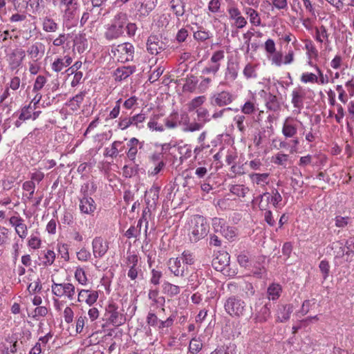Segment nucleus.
<instances>
[{"mask_svg":"<svg viewBox=\"0 0 354 354\" xmlns=\"http://www.w3.org/2000/svg\"><path fill=\"white\" fill-rule=\"evenodd\" d=\"M178 118V113L174 112L171 113L169 118L165 120V126L169 129H174L178 126L176 119Z\"/></svg>","mask_w":354,"mask_h":354,"instance_id":"obj_45","label":"nucleus"},{"mask_svg":"<svg viewBox=\"0 0 354 354\" xmlns=\"http://www.w3.org/2000/svg\"><path fill=\"white\" fill-rule=\"evenodd\" d=\"M301 80L304 83H307V82L315 83V82H317L318 78L315 74H313L312 73H303V75H301Z\"/></svg>","mask_w":354,"mask_h":354,"instance_id":"obj_57","label":"nucleus"},{"mask_svg":"<svg viewBox=\"0 0 354 354\" xmlns=\"http://www.w3.org/2000/svg\"><path fill=\"white\" fill-rule=\"evenodd\" d=\"M202 342L198 339L193 338L189 342V351L192 354H196L202 349Z\"/></svg>","mask_w":354,"mask_h":354,"instance_id":"obj_39","label":"nucleus"},{"mask_svg":"<svg viewBox=\"0 0 354 354\" xmlns=\"http://www.w3.org/2000/svg\"><path fill=\"white\" fill-rule=\"evenodd\" d=\"M331 249L334 250L335 258H342L344 257L346 247L342 242H333L331 245Z\"/></svg>","mask_w":354,"mask_h":354,"instance_id":"obj_31","label":"nucleus"},{"mask_svg":"<svg viewBox=\"0 0 354 354\" xmlns=\"http://www.w3.org/2000/svg\"><path fill=\"white\" fill-rule=\"evenodd\" d=\"M245 120V117L243 115H237L234 118V120L235 121L238 129L241 133H244L245 131V126L244 125Z\"/></svg>","mask_w":354,"mask_h":354,"instance_id":"obj_49","label":"nucleus"},{"mask_svg":"<svg viewBox=\"0 0 354 354\" xmlns=\"http://www.w3.org/2000/svg\"><path fill=\"white\" fill-rule=\"evenodd\" d=\"M170 271L176 277H184L185 267L181 263L180 258H171L168 261Z\"/></svg>","mask_w":354,"mask_h":354,"instance_id":"obj_14","label":"nucleus"},{"mask_svg":"<svg viewBox=\"0 0 354 354\" xmlns=\"http://www.w3.org/2000/svg\"><path fill=\"white\" fill-rule=\"evenodd\" d=\"M113 53L115 56L117 55L116 53L125 55L124 60L128 62L133 59L134 48L131 43L126 42L118 45Z\"/></svg>","mask_w":354,"mask_h":354,"instance_id":"obj_15","label":"nucleus"},{"mask_svg":"<svg viewBox=\"0 0 354 354\" xmlns=\"http://www.w3.org/2000/svg\"><path fill=\"white\" fill-rule=\"evenodd\" d=\"M160 187L158 186H152L145 193V202L147 203V207L145 209L147 212H151V209H155L159 198Z\"/></svg>","mask_w":354,"mask_h":354,"instance_id":"obj_7","label":"nucleus"},{"mask_svg":"<svg viewBox=\"0 0 354 354\" xmlns=\"http://www.w3.org/2000/svg\"><path fill=\"white\" fill-rule=\"evenodd\" d=\"M197 82L198 81L196 80L194 76L192 75L190 77H187L186 79V82L183 86V90L189 92H193L196 88Z\"/></svg>","mask_w":354,"mask_h":354,"instance_id":"obj_40","label":"nucleus"},{"mask_svg":"<svg viewBox=\"0 0 354 354\" xmlns=\"http://www.w3.org/2000/svg\"><path fill=\"white\" fill-rule=\"evenodd\" d=\"M75 277L81 284H85L87 280L85 272L82 268H77L75 272Z\"/></svg>","mask_w":354,"mask_h":354,"instance_id":"obj_56","label":"nucleus"},{"mask_svg":"<svg viewBox=\"0 0 354 354\" xmlns=\"http://www.w3.org/2000/svg\"><path fill=\"white\" fill-rule=\"evenodd\" d=\"M165 44L157 36L150 35L147 41V49L151 55H157L165 49Z\"/></svg>","mask_w":354,"mask_h":354,"instance_id":"obj_10","label":"nucleus"},{"mask_svg":"<svg viewBox=\"0 0 354 354\" xmlns=\"http://www.w3.org/2000/svg\"><path fill=\"white\" fill-rule=\"evenodd\" d=\"M160 319L155 313L149 312L147 317V322L149 326H158Z\"/></svg>","mask_w":354,"mask_h":354,"instance_id":"obj_59","label":"nucleus"},{"mask_svg":"<svg viewBox=\"0 0 354 354\" xmlns=\"http://www.w3.org/2000/svg\"><path fill=\"white\" fill-rule=\"evenodd\" d=\"M188 36V31L185 28L180 29L176 36V39L178 43L184 42Z\"/></svg>","mask_w":354,"mask_h":354,"instance_id":"obj_61","label":"nucleus"},{"mask_svg":"<svg viewBox=\"0 0 354 354\" xmlns=\"http://www.w3.org/2000/svg\"><path fill=\"white\" fill-rule=\"evenodd\" d=\"M266 106L271 111L277 112L281 109V104L277 97L270 93L266 95Z\"/></svg>","mask_w":354,"mask_h":354,"instance_id":"obj_21","label":"nucleus"},{"mask_svg":"<svg viewBox=\"0 0 354 354\" xmlns=\"http://www.w3.org/2000/svg\"><path fill=\"white\" fill-rule=\"evenodd\" d=\"M138 165H136V167H130L128 165L124 166L122 169L123 175L127 178L132 177L133 176L136 175L138 173Z\"/></svg>","mask_w":354,"mask_h":354,"instance_id":"obj_50","label":"nucleus"},{"mask_svg":"<svg viewBox=\"0 0 354 354\" xmlns=\"http://www.w3.org/2000/svg\"><path fill=\"white\" fill-rule=\"evenodd\" d=\"M230 264V255L228 253L219 252L212 261L214 268L218 271H223Z\"/></svg>","mask_w":354,"mask_h":354,"instance_id":"obj_12","label":"nucleus"},{"mask_svg":"<svg viewBox=\"0 0 354 354\" xmlns=\"http://www.w3.org/2000/svg\"><path fill=\"white\" fill-rule=\"evenodd\" d=\"M204 96L196 97L189 104V111H192L201 106L204 102Z\"/></svg>","mask_w":354,"mask_h":354,"instance_id":"obj_55","label":"nucleus"},{"mask_svg":"<svg viewBox=\"0 0 354 354\" xmlns=\"http://www.w3.org/2000/svg\"><path fill=\"white\" fill-rule=\"evenodd\" d=\"M46 82V78L43 75L37 77L33 86V91L37 92L41 90Z\"/></svg>","mask_w":354,"mask_h":354,"instance_id":"obj_52","label":"nucleus"},{"mask_svg":"<svg viewBox=\"0 0 354 354\" xmlns=\"http://www.w3.org/2000/svg\"><path fill=\"white\" fill-rule=\"evenodd\" d=\"M250 178L252 180V182L256 183L257 185H260L263 183H266V180L268 178V174H250Z\"/></svg>","mask_w":354,"mask_h":354,"instance_id":"obj_41","label":"nucleus"},{"mask_svg":"<svg viewBox=\"0 0 354 354\" xmlns=\"http://www.w3.org/2000/svg\"><path fill=\"white\" fill-rule=\"evenodd\" d=\"M220 0H211L208 3V10L213 13L218 12L220 10Z\"/></svg>","mask_w":354,"mask_h":354,"instance_id":"obj_60","label":"nucleus"},{"mask_svg":"<svg viewBox=\"0 0 354 354\" xmlns=\"http://www.w3.org/2000/svg\"><path fill=\"white\" fill-rule=\"evenodd\" d=\"M151 283L153 285H158L160 283V279L162 277V272L160 271L153 269L151 271Z\"/></svg>","mask_w":354,"mask_h":354,"instance_id":"obj_63","label":"nucleus"},{"mask_svg":"<svg viewBox=\"0 0 354 354\" xmlns=\"http://www.w3.org/2000/svg\"><path fill=\"white\" fill-rule=\"evenodd\" d=\"M315 304V299L305 300L301 306V313L303 315L307 314L310 311L311 307L314 306Z\"/></svg>","mask_w":354,"mask_h":354,"instance_id":"obj_47","label":"nucleus"},{"mask_svg":"<svg viewBox=\"0 0 354 354\" xmlns=\"http://www.w3.org/2000/svg\"><path fill=\"white\" fill-rule=\"evenodd\" d=\"M246 14L250 17V23L255 26L261 25V19L258 12L252 8H248L246 10Z\"/></svg>","mask_w":354,"mask_h":354,"instance_id":"obj_33","label":"nucleus"},{"mask_svg":"<svg viewBox=\"0 0 354 354\" xmlns=\"http://www.w3.org/2000/svg\"><path fill=\"white\" fill-rule=\"evenodd\" d=\"M128 21L127 15L120 12L115 17L112 23L107 28L104 36L108 40L117 39L122 37L124 32V26Z\"/></svg>","mask_w":354,"mask_h":354,"instance_id":"obj_2","label":"nucleus"},{"mask_svg":"<svg viewBox=\"0 0 354 354\" xmlns=\"http://www.w3.org/2000/svg\"><path fill=\"white\" fill-rule=\"evenodd\" d=\"M349 218L337 216L335 217V225L338 227H344L348 225Z\"/></svg>","mask_w":354,"mask_h":354,"instance_id":"obj_64","label":"nucleus"},{"mask_svg":"<svg viewBox=\"0 0 354 354\" xmlns=\"http://www.w3.org/2000/svg\"><path fill=\"white\" fill-rule=\"evenodd\" d=\"M98 298V292L97 291H89L88 290H81L78 294V301H85L89 306L96 302Z\"/></svg>","mask_w":354,"mask_h":354,"instance_id":"obj_18","label":"nucleus"},{"mask_svg":"<svg viewBox=\"0 0 354 354\" xmlns=\"http://www.w3.org/2000/svg\"><path fill=\"white\" fill-rule=\"evenodd\" d=\"M220 233L227 240H231L236 236L234 229L229 226H221Z\"/></svg>","mask_w":354,"mask_h":354,"instance_id":"obj_37","label":"nucleus"},{"mask_svg":"<svg viewBox=\"0 0 354 354\" xmlns=\"http://www.w3.org/2000/svg\"><path fill=\"white\" fill-rule=\"evenodd\" d=\"M122 142L115 141L112 143L111 148H106L104 151L105 156H110L111 158H116L118 154V145H121Z\"/></svg>","mask_w":354,"mask_h":354,"instance_id":"obj_36","label":"nucleus"},{"mask_svg":"<svg viewBox=\"0 0 354 354\" xmlns=\"http://www.w3.org/2000/svg\"><path fill=\"white\" fill-rule=\"evenodd\" d=\"M52 292L57 297H66L69 300H73L75 294V288L71 283H57L53 282L52 286Z\"/></svg>","mask_w":354,"mask_h":354,"instance_id":"obj_5","label":"nucleus"},{"mask_svg":"<svg viewBox=\"0 0 354 354\" xmlns=\"http://www.w3.org/2000/svg\"><path fill=\"white\" fill-rule=\"evenodd\" d=\"M292 103L293 106L297 109V113H300L304 106V94L301 93V88L295 89L292 93Z\"/></svg>","mask_w":354,"mask_h":354,"instance_id":"obj_22","label":"nucleus"},{"mask_svg":"<svg viewBox=\"0 0 354 354\" xmlns=\"http://www.w3.org/2000/svg\"><path fill=\"white\" fill-rule=\"evenodd\" d=\"M198 120L202 124L210 121L209 114L207 109L199 108L196 110Z\"/></svg>","mask_w":354,"mask_h":354,"instance_id":"obj_34","label":"nucleus"},{"mask_svg":"<svg viewBox=\"0 0 354 354\" xmlns=\"http://www.w3.org/2000/svg\"><path fill=\"white\" fill-rule=\"evenodd\" d=\"M157 0H135V7L140 16L147 17L156 8Z\"/></svg>","mask_w":354,"mask_h":354,"instance_id":"obj_8","label":"nucleus"},{"mask_svg":"<svg viewBox=\"0 0 354 354\" xmlns=\"http://www.w3.org/2000/svg\"><path fill=\"white\" fill-rule=\"evenodd\" d=\"M44 257L45 261H44V264L45 266L52 265L55 259V254L53 250H48L46 252H44Z\"/></svg>","mask_w":354,"mask_h":354,"instance_id":"obj_54","label":"nucleus"},{"mask_svg":"<svg viewBox=\"0 0 354 354\" xmlns=\"http://www.w3.org/2000/svg\"><path fill=\"white\" fill-rule=\"evenodd\" d=\"M230 191L232 194L237 196L244 197L249 192V189L242 185H234L231 186Z\"/></svg>","mask_w":354,"mask_h":354,"instance_id":"obj_32","label":"nucleus"},{"mask_svg":"<svg viewBox=\"0 0 354 354\" xmlns=\"http://www.w3.org/2000/svg\"><path fill=\"white\" fill-rule=\"evenodd\" d=\"M319 270L323 275L324 280H326L327 279V277H328L329 271H330V265H329L328 261H327L326 260H322L319 263Z\"/></svg>","mask_w":354,"mask_h":354,"instance_id":"obj_46","label":"nucleus"},{"mask_svg":"<svg viewBox=\"0 0 354 354\" xmlns=\"http://www.w3.org/2000/svg\"><path fill=\"white\" fill-rule=\"evenodd\" d=\"M271 304L270 302L263 303L259 300L254 305V320L256 322H265L270 316Z\"/></svg>","mask_w":354,"mask_h":354,"instance_id":"obj_6","label":"nucleus"},{"mask_svg":"<svg viewBox=\"0 0 354 354\" xmlns=\"http://www.w3.org/2000/svg\"><path fill=\"white\" fill-rule=\"evenodd\" d=\"M187 0H171L170 7L175 15L178 18L183 17L185 12Z\"/></svg>","mask_w":354,"mask_h":354,"instance_id":"obj_23","label":"nucleus"},{"mask_svg":"<svg viewBox=\"0 0 354 354\" xmlns=\"http://www.w3.org/2000/svg\"><path fill=\"white\" fill-rule=\"evenodd\" d=\"M292 312V307L290 305H284L279 308L278 319L280 322H284L290 318V315Z\"/></svg>","mask_w":354,"mask_h":354,"instance_id":"obj_28","label":"nucleus"},{"mask_svg":"<svg viewBox=\"0 0 354 354\" xmlns=\"http://www.w3.org/2000/svg\"><path fill=\"white\" fill-rule=\"evenodd\" d=\"M226 312L231 316H243L246 310L245 303L237 297H229L224 305Z\"/></svg>","mask_w":354,"mask_h":354,"instance_id":"obj_4","label":"nucleus"},{"mask_svg":"<svg viewBox=\"0 0 354 354\" xmlns=\"http://www.w3.org/2000/svg\"><path fill=\"white\" fill-rule=\"evenodd\" d=\"M229 17L234 21V25L238 28H243L247 24L246 19L241 15V12L237 8L232 7L228 10Z\"/></svg>","mask_w":354,"mask_h":354,"instance_id":"obj_16","label":"nucleus"},{"mask_svg":"<svg viewBox=\"0 0 354 354\" xmlns=\"http://www.w3.org/2000/svg\"><path fill=\"white\" fill-rule=\"evenodd\" d=\"M237 261L241 266L247 268L250 264V257L248 254L243 252L238 255Z\"/></svg>","mask_w":354,"mask_h":354,"instance_id":"obj_53","label":"nucleus"},{"mask_svg":"<svg viewBox=\"0 0 354 354\" xmlns=\"http://www.w3.org/2000/svg\"><path fill=\"white\" fill-rule=\"evenodd\" d=\"M80 209L82 213L86 214H91L96 209V205L94 200L84 195L83 198L80 200Z\"/></svg>","mask_w":354,"mask_h":354,"instance_id":"obj_13","label":"nucleus"},{"mask_svg":"<svg viewBox=\"0 0 354 354\" xmlns=\"http://www.w3.org/2000/svg\"><path fill=\"white\" fill-rule=\"evenodd\" d=\"M281 288L279 285L272 284L268 288V299L275 300L279 297Z\"/></svg>","mask_w":354,"mask_h":354,"instance_id":"obj_38","label":"nucleus"},{"mask_svg":"<svg viewBox=\"0 0 354 354\" xmlns=\"http://www.w3.org/2000/svg\"><path fill=\"white\" fill-rule=\"evenodd\" d=\"M77 0H60L59 6L64 12V17L68 20L73 19L77 10Z\"/></svg>","mask_w":354,"mask_h":354,"instance_id":"obj_9","label":"nucleus"},{"mask_svg":"<svg viewBox=\"0 0 354 354\" xmlns=\"http://www.w3.org/2000/svg\"><path fill=\"white\" fill-rule=\"evenodd\" d=\"M16 233L22 239H25L28 234V228L24 222L21 223L19 225L15 227Z\"/></svg>","mask_w":354,"mask_h":354,"instance_id":"obj_51","label":"nucleus"},{"mask_svg":"<svg viewBox=\"0 0 354 354\" xmlns=\"http://www.w3.org/2000/svg\"><path fill=\"white\" fill-rule=\"evenodd\" d=\"M257 111L255 104L252 101H247L241 107V112L245 115H251Z\"/></svg>","mask_w":354,"mask_h":354,"instance_id":"obj_42","label":"nucleus"},{"mask_svg":"<svg viewBox=\"0 0 354 354\" xmlns=\"http://www.w3.org/2000/svg\"><path fill=\"white\" fill-rule=\"evenodd\" d=\"M282 132L286 137L291 138L297 133V128L286 122L283 124Z\"/></svg>","mask_w":354,"mask_h":354,"instance_id":"obj_44","label":"nucleus"},{"mask_svg":"<svg viewBox=\"0 0 354 354\" xmlns=\"http://www.w3.org/2000/svg\"><path fill=\"white\" fill-rule=\"evenodd\" d=\"M48 308L45 306H37L34 310V314L32 315V317L35 319H37V317H44L48 314Z\"/></svg>","mask_w":354,"mask_h":354,"instance_id":"obj_58","label":"nucleus"},{"mask_svg":"<svg viewBox=\"0 0 354 354\" xmlns=\"http://www.w3.org/2000/svg\"><path fill=\"white\" fill-rule=\"evenodd\" d=\"M202 127H203V124L201 122L189 123V124L187 125V127L183 128V131L185 132H187V131L193 132V131L200 130L202 128Z\"/></svg>","mask_w":354,"mask_h":354,"instance_id":"obj_62","label":"nucleus"},{"mask_svg":"<svg viewBox=\"0 0 354 354\" xmlns=\"http://www.w3.org/2000/svg\"><path fill=\"white\" fill-rule=\"evenodd\" d=\"M104 316L107 322L114 326H120L126 322L125 315L118 311V306L113 301L106 306Z\"/></svg>","mask_w":354,"mask_h":354,"instance_id":"obj_3","label":"nucleus"},{"mask_svg":"<svg viewBox=\"0 0 354 354\" xmlns=\"http://www.w3.org/2000/svg\"><path fill=\"white\" fill-rule=\"evenodd\" d=\"M239 66L237 63H228L225 72V79L234 81L238 76Z\"/></svg>","mask_w":354,"mask_h":354,"instance_id":"obj_27","label":"nucleus"},{"mask_svg":"<svg viewBox=\"0 0 354 354\" xmlns=\"http://www.w3.org/2000/svg\"><path fill=\"white\" fill-rule=\"evenodd\" d=\"M243 75L247 78H256L257 75L255 66L251 64H248L243 69Z\"/></svg>","mask_w":354,"mask_h":354,"instance_id":"obj_43","label":"nucleus"},{"mask_svg":"<svg viewBox=\"0 0 354 354\" xmlns=\"http://www.w3.org/2000/svg\"><path fill=\"white\" fill-rule=\"evenodd\" d=\"M210 354H236V346L234 344H230L227 346H221L216 348Z\"/></svg>","mask_w":354,"mask_h":354,"instance_id":"obj_30","label":"nucleus"},{"mask_svg":"<svg viewBox=\"0 0 354 354\" xmlns=\"http://www.w3.org/2000/svg\"><path fill=\"white\" fill-rule=\"evenodd\" d=\"M266 198L267 203H271L274 207H277L279 203L282 201V196L277 189L272 192V195L269 193H264L262 198Z\"/></svg>","mask_w":354,"mask_h":354,"instance_id":"obj_25","label":"nucleus"},{"mask_svg":"<svg viewBox=\"0 0 354 354\" xmlns=\"http://www.w3.org/2000/svg\"><path fill=\"white\" fill-rule=\"evenodd\" d=\"M72 63V58L68 56L65 57V60L63 59H57L52 64V69L55 72L61 71L64 68L68 66Z\"/></svg>","mask_w":354,"mask_h":354,"instance_id":"obj_26","label":"nucleus"},{"mask_svg":"<svg viewBox=\"0 0 354 354\" xmlns=\"http://www.w3.org/2000/svg\"><path fill=\"white\" fill-rule=\"evenodd\" d=\"M234 97L228 91H221L214 96V104L218 106H224L231 104Z\"/></svg>","mask_w":354,"mask_h":354,"instance_id":"obj_17","label":"nucleus"},{"mask_svg":"<svg viewBox=\"0 0 354 354\" xmlns=\"http://www.w3.org/2000/svg\"><path fill=\"white\" fill-rule=\"evenodd\" d=\"M27 53L35 60L41 58L45 53V46L41 42H36L30 46Z\"/></svg>","mask_w":354,"mask_h":354,"instance_id":"obj_19","label":"nucleus"},{"mask_svg":"<svg viewBox=\"0 0 354 354\" xmlns=\"http://www.w3.org/2000/svg\"><path fill=\"white\" fill-rule=\"evenodd\" d=\"M93 252L95 258L102 257L109 249L108 243L102 237H95L92 242Z\"/></svg>","mask_w":354,"mask_h":354,"instance_id":"obj_11","label":"nucleus"},{"mask_svg":"<svg viewBox=\"0 0 354 354\" xmlns=\"http://www.w3.org/2000/svg\"><path fill=\"white\" fill-rule=\"evenodd\" d=\"M210 37L209 32L203 27H199L197 31L194 32V38L200 41H204Z\"/></svg>","mask_w":354,"mask_h":354,"instance_id":"obj_35","label":"nucleus"},{"mask_svg":"<svg viewBox=\"0 0 354 354\" xmlns=\"http://www.w3.org/2000/svg\"><path fill=\"white\" fill-rule=\"evenodd\" d=\"M189 225V236L190 241L192 243H197L205 238L209 232V224L203 216L194 215Z\"/></svg>","mask_w":354,"mask_h":354,"instance_id":"obj_1","label":"nucleus"},{"mask_svg":"<svg viewBox=\"0 0 354 354\" xmlns=\"http://www.w3.org/2000/svg\"><path fill=\"white\" fill-rule=\"evenodd\" d=\"M180 259L183 261L184 264L187 265H192L194 263L193 254L188 250L184 251L183 252L182 257Z\"/></svg>","mask_w":354,"mask_h":354,"instance_id":"obj_48","label":"nucleus"},{"mask_svg":"<svg viewBox=\"0 0 354 354\" xmlns=\"http://www.w3.org/2000/svg\"><path fill=\"white\" fill-rule=\"evenodd\" d=\"M162 292L169 297L178 295L180 292V288L178 286L165 281L162 284Z\"/></svg>","mask_w":354,"mask_h":354,"instance_id":"obj_24","label":"nucleus"},{"mask_svg":"<svg viewBox=\"0 0 354 354\" xmlns=\"http://www.w3.org/2000/svg\"><path fill=\"white\" fill-rule=\"evenodd\" d=\"M43 30L48 32H54L58 29V25L55 21L50 18L45 17L42 23Z\"/></svg>","mask_w":354,"mask_h":354,"instance_id":"obj_29","label":"nucleus"},{"mask_svg":"<svg viewBox=\"0 0 354 354\" xmlns=\"http://www.w3.org/2000/svg\"><path fill=\"white\" fill-rule=\"evenodd\" d=\"M136 71L135 66H122L118 68L115 72V80L116 81H122L123 80L127 79L131 75H132Z\"/></svg>","mask_w":354,"mask_h":354,"instance_id":"obj_20","label":"nucleus"}]
</instances>
